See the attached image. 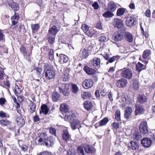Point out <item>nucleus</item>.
<instances>
[{
    "instance_id": "nucleus-24",
    "label": "nucleus",
    "mask_w": 155,
    "mask_h": 155,
    "mask_svg": "<svg viewBox=\"0 0 155 155\" xmlns=\"http://www.w3.org/2000/svg\"><path fill=\"white\" fill-rule=\"evenodd\" d=\"M36 104L35 103L31 101H30L29 105L28 106V111L32 113L35 111L36 109Z\"/></svg>"
},
{
    "instance_id": "nucleus-51",
    "label": "nucleus",
    "mask_w": 155,
    "mask_h": 155,
    "mask_svg": "<svg viewBox=\"0 0 155 155\" xmlns=\"http://www.w3.org/2000/svg\"><path fill=\"white\" fill-rule=\"evenodd\" d=\"M48 42L51 44H53L55 42V36L48 35Z\"/></svg>"
},
{
    "instance_id": "nucleus-29",
    "label": "nucleus",
    "mask_w": 155,
    "mask_h": 155,
    "mask_svg": "<svg viewBox=\"0 0 155 155\" xmlns=\"http://www.w3.org/2000/svg\"><path fill=\"white\" fill-rule=\"evenodd\" d=\"M52 98L53 101H57L59 100L60 99V95L57 92H53L52 94Z\"/></svg>"
},
{
    "instance_id": "nucleus-28",
    "label": "nucleus",
    "mask_w": 155,
    "mask_h": 155,
    "mask_svg": "<svg viewBox=\"0 0 155 155\" xmlns=\"http://www.w3.org/2000/svg\"><path fill=\"white\" fill-rule=\"evenodd\" d=\"M128 146L133 150H136L139 148L138 143L136 142L131 141L128 144Z\"/></svg>"
},
{
    "instance_id": "nucleus-1",
    "label": "nucleus",
    "mask_w": 155,
    "mask_h": 155,
    "mask_svg": "<svg viewBox=\"0 0 155 155\" xmlns=\"http://www.w3.org/2000/svg\"><path fill=\"white\" fill-rule=\"evenodd\" d=\"M58 87L59 92L62 93L65 96H68L70 94L69 87L70 84H61Z\"/></svg>"
},
{
    "instance_id": "nucleus-41",
    "label": "nucleus",
    "mask_w": 155,
    "mask_h": 155,
    "mask_svg": "<svg viewBox=\"0 0 155 155\" xmlns=\"http://www.w3.org/2000/svg\"><path fill=\"white\" fill-rule=\"evenodd\" d=\"M112 12L109 10H108L104 12L103 14V16L106 18L112 17L114 15V14Z\"/></svg>"
},
{
    "instance_id": "nucleus-23",
    "label": "nucleus",
    "mask_w": 155,
    "mask_h": 155,
    "mask_svg": "<svg viewBox=\"0 0 155 155\" xmlns=\"http://www.w3.org/2000/svg\"><path fill=\"white\" fill-rule=\"evenodd\" d=\"M79 56L81 59L87 57L88 56V53L87 50L85 49H81Z\"/></svg>"
},
{
    "instance_id": "nucleus-64",
    "label": "nucleus",
    "mask_w": 155,
    "mask_h": 155,
    "mask_svg": "<svg viewBox=\"0 0 155 155\" xmlns=\"http://www.w3.org/2000/svg\"><path fill=\"white\" fill-rule=\"evenodd\" d=\"M36 70L37 75L39 76L40 75L42 71V69L40 68H38L36 69Z\"/></svg>"
},
{
    "instance_id": "nucleus-22",
    "label": "nucleus",
    "mask_w": 155,
    "mask_h": 155,
    "mask_svg": "<svg viewBox=\"0 0 155 155\" xmlns=\"http://www.w3.org/2000/svg\"><path fill=\"white\" fill-rule=\"evenodd\" d=\"M19 19V15L16 12H15L14 15L11 18L12 22V25H15L17 24Z\"/></svg>"
},
{
    "instance_id": "nucleus-12",
    "label": "nucleus",
    "mask_w": 155,
    "mask_h": 155,
    "mask_svg": "<svg viewBox=\"0 0 155 155\" xmlns=\"http://www.w3.org/2000/svg\"><path fill=\"white\" fill-rule=\"evenodd\" d=\"M152 141L151 140L147 138L143 139L141 141V143L144 147L148 148L151 145Z\"/></svg>"
},
{
    "instance_id": "nucleus-38",
    "label": "nucleus",
    "mask_w": 155,
    "mask_h": 155,
    "mask_svg": "<svg viewBox=\"0 0 155 155\" xmlns=\"http://www.w3.org/2000/svg\"><path fill=\"white\" fill-rule=\"evenodd\" d=\"M4 43H0V51L3 53H7L8 51V48Z\"/></svg>"
},
{
    "instance_id": "nucleus-8",
    "label": "nucleus",
    "mask_w": 155,
    "mask_h": 155,
    "mask_svg": "<svg viewBox=\"0 0 155 155\" xmlns=\"http://www.w3.org/2000/svg\"><path fill=\"white\" fill-rule=\"evenodd\" d=\"M124 35L120 31L115 32L112 36V38L114 41H121L123 38Z\"/></svg>"
},
{
    "instance_id": "nucleus-19",
    "label": "nucleus",
    "mask_w": 155,
    "mask_h": 155,
    "mask_svg": "<svg viewBox=\"0 0 155 155\" xmlns=\"http://www.w3.org/2000/svg\"><path fill=\"white\" fill-rule=\"evenodd\" d=\"M62 137L63 140L66 142L70 140L71 138V136L67 130H64Z\"/></svg>"
},
{
    "instance_id": "nucleus-31",
    "label": "nucleus",
    "mask_w": 155,
    "mask_h": 155,
    "mask_svg": "<svg viewBox=\"0 0 155 155\" xmlns=\"http://www.w3.org/2000/svg\"><path fill=\"white\" fill-rule=\"evenodd\" d=\"M126 40L129 42H132L133 40L132 35L129 32H126L124 35Z\"/></svg>"
},
{
    "instance_id": "nucleus-39",
    "label": "nucleus",
    "mask_w": 155,
    "mask_h": 155,
    "mask_svg": "<svg viewBox=\"0 0 155 155\" xmlns=\"http://www.w3.org/2000/svg\"><path fill=\"white\" fill-rule=\"evenodd\" d=\"M41 110H40V113L42 112L43 114H45V115H46L49 109L48 108V106L45 104L43 105L41 107Z\"/></svg>"
},
{
    "instance_id": "nucleus-26",
    "label": "nucleus",
    "mask_w": 155,
    "mask_h": 155,
    "mask_svg": "<svg viewBox=\"0 0 155 155\" xmlns=\"http://www.w3.org/2000/svg\"><path fill=\"white\" fill-rule=\"evenodd\" d=\"M54 143V139L52 137L48 138L45 143V145L48 147H51Z\"/></svg>"
},
{
    "instance_id": "nucleus-48",
    "label": "nucleus",
    "mask_w": 155,
    "mask_h": 155,
    "mask_svg": "<svg viewBox=\"0 0 155 155\" xmlns=\"http://www.w3.org/2000/svg\"><path fill=\"white\" fill-rule=\"evenodd\" d=\"M11 7L15 12L18 11L19 8L18 4L14 2H12L11 4Z\"/></svg>"
},
{
    "instance_id": "nucleus-34",
    "label": "nucleus",
    "mask_w": 155,
    "mask_h": 155,
    "mask_svg": "<svg viewBox=\"0 0 155 155\" xmlns=\"http://www.w3.org/2000/svg\"><path fill=\"white\" fill-rule=\"evenodd\" d=\"M147 97L143 95H139L138 97V101L141 104H143L147 101Z\"/></svg>"
},
{
    "instance_id": "nucleus-40",
    "label": "nucleus",
    "mask_w": 155,
    "mask_h": 155,
    "mask_svg": "<svg viewBox=\"0 0 155 155\" xmlns=\"http://www.w3.org/2000/svg\"><path fill=\"white\" fill-rule=\"evenodd\" d=\"M5 41V36L4 31L0 29V43H3Z\"/></svg>"
},
{
    "instance_id": "nucleus-56",
    "label": "nucleus",
    "mask_w": 155,
    "mask_h": 155,
    "mask_svg": "<svg viewBox=\"0 0 155 155\" xmlns=\"http://www.w3.org/2000/svg\"><path fill=\"white\" fill-rule=\"evenodd\" d=\"M67 155H79L78 153H77V151H74V150L72 149L71 150H70L68 151Z\"/></svg>"
},
{
    "instance_id": "nucleus-53",
    "label": "nucleus",
    "mask_w": 155,
    "mask_h": 155,
    "mask_svg": "<svg viewBox=\"0 0 155 155\" xmlns=\"http://www.w3.org/2000/svg\"><path fill=\"white\" fill-rule=\"evenodd\" d=\"M49 51L48 53L49 58L52 61L54 59V51L52 49H49Z\"/></svg>"
},
{
    "instance_id": "nucleus-16",
    "label": "nucleus",
    "mask_w": 155,
    "mask_h": 155,
    "mask_svg": "<svg viewBox=\"0 0 155 155\" xmlns=\"http://www.w3.org/2000/svg\"><path fill=\"white\" fill-rule=\"evenodd\" d=\"M126 25L128 27L134 26L135 25V20L134 17H127L125 21Z\"/></svg>"
},
{
    "instance_id": "nucleus-35",
    "label": "nucleus",
    "mask_w": 155,
    "mask_h": 155,
    "mask_svg": "<svg viewBox=\"0 0 155 155\" xmlns=\"http://www.w3.org/2000/svg\"><path fill=\"white\" fill-rule=\"evenodd\" d=\"M70 78L69 74L67 72H64L61 76V80L64 81H69Z\"/></svg>"
},
{
    "instance_id": "nucleus-5",
    "label": "nucleus",
    "mask_w": 155,
    "mask_h": 155,
    "mask_svg": "<svg viewBox=\"0 0 155 155\" xmlns=\"http://www.w3.org/2000/svg\"><path fill=\"white\" fill-rule=\"evenodd\" d=\"M104 58L106 60H108L106 62V64L107 65L109 63H112L113 62L116 60L118 58L119 56H114L110 58H109V54L106 52L103 53L101 54Z\"/></svg>"
},
{
    "instance_id": "nucleus-3",
    "label": "nucleus",
    "mask_w": 155,
    "mask_h": 155,
    "mask_svg": "<svg viewBox=\"0 0 155 155\" xmlns=\"http://www.w3.org/2000/svg\"><path fill=\"white\" fill-rule=\"evenodd\" d=\"M139 130L140 133L145 134L148 131V127L146 121H143L140 123L139 126Z\"/></svg>"
},
{
    "instance_id": "nucleus-18",
    "label": "nucleus",
    "mask_w": 155,
    "mask_h": 155,
    "mask_svg": "<svg viewBox=\"0 0 155 155\" xmlns=\"http://www.w3.org/2000/svg\"><path fill=\"white\" fill-rule=\"evenodd\" d=\"M83 69L86 73L89 75H93L96 72L95 70L86 66L84 67Z\"/></svg>"
},
{
    "instance_id": "nucleus-21",
    "label": "nucleus",
    "mask_w": 155,
    "mask_h": 155,
    "mask_svg": "<svg viewBox=\"0 0 155 155\" xmlns=\"http://www.w3.org/2000/svg\"><path fill=\"white\" fill-rule=\"evenodd\" d=\"M84 150L86 153L91 154L95 151V149L91 146L86 145L84 147Z\"/></svg>"
},
{
    "instance_id": "nucleus-47",
    "label": "nucleus",
    "mask_w": 155,
    "mask_h": 155,
    "mask_svg": "<svg viewBox=\"0 0 155 155\" xmlns=\"http://www.w3.org/2000/svg\"><path fill=\"white\" fill-rule=\"evenodd\" d=\"M115 118L118 121L120 120V110H117L115 113Z\"/></svg>"
},
{
    "instance_id": "nucleus-55",
    "label": "nucleus",
    "mask_w": 155,
    "mask_h": 155,
    "mask_svg": "<svg viewBox=\"0 0 155 155\" xmlns=\"http://www.w3.org/2000/svg\"><path fill=\"white\" fill-rule=\"evenodd\" d=\"M133 87L134 88L135 90H138L139 87V84L138 81L135 80L134 81L133 83Z\"/></svg>"
},
{
    "instance_id": "nucleus-46",
    "label": "nucleus",
    "mask_w": 155,
    "mask_h": 155,
    "mask_svg": "<svg viewBox=\"0 0 155 155\" xmlns=\"http://www.w3.org/2000/svg\"><path fill=\"white\" fill-rule=\"evenodd\" d=\"M20 51L24 55V58H25V55L27 53L26 48L23 45H21L20 48Z\"/></svg>"
},
{
    "instance_id": "nucleus-44",
    "label": "nucleus",
    "mask_w": 155,
    "mask_h": 155,
    "mask_svg": "<svg viewBox=\"0 0 155 155\" xmlns=\"http://www.w3.org/2000/svg\"><path fill=\"white\" fill-rule=\"evenodd\" d=\"M151 51L150 50L145 51L143 54L142 58L143 59H145L148 57L151 54Z\"/></svg>"
},
{
    "instance_id": "nucleus-62",
    "label": "nucleus",
    "mask_w": 155,
    "mask_h": 155,
    "mask_svg": "<svg viewBox=\"0 0 155 155\" xmlns=\"http://www.w3.org/2000/svg\"><path fill=\"white\" fill-rule=\"evenodd\" d=\"M107 39L106 37L104 35H102L99 37V40L100 41L104 42L106 41Z\"/></svg>"
},
{
    "instance_id": "nucleus-2",
    "label": "nucleus",
    "mask_w": 155,
    "mask_h": 155,
    "mask_svg": "<svg viewBox=\"0 0 155 155\" xmlns=\"http://www.w3.org/2000/svg\"><path fill=\"white\" fill-rule=\"evenodd\" d=\"M121 75L127 79H131L133 76V73L131 70L127 68L121 70Z\"/></svg>"
},
{
    "instance_id": "nucleus-30",
    "label": "nucleus",
    "mask_w": 155,
    "mask_h": 155,
    "mask_svg": "<svg viewBox=\"0 0 155 155\" xmlns=\"http://www.w3.org/2000/svg\"><path fill=\"white\" fill-rule=\"evenodd\" d=\"M59 61L60 63L63 64L66 63L68 60V58L65 55L61 54L60 55Z\"/></svg>"
},
{
    "instance_id": "nucleus-20",
    "label": "nucleus",
    "mask_w": 155,
    "mask_h": 155,
    "mask_svg": "<svg viewBox=\"0 0 155 155\" xmlns=\"http://www.w3.org/2000/svg\"><path fill=\"white\" fill-rule=\"evenodd\" d=\"M71 127L73 130H75L77 127L80 125V122L78 120L74 119L72 121L70 122Z\"/></svg>"
},
{
    "instance_id": "nucleus-59",
    "label": "nucleus",
    "mask_w": 155,
    "mask_h": 155,
    "mask_svg": "<svg viewBox=\"0 0 155 155\" xmlns=\"http://www.w3.org/2000/svg\"><path fill=\"white\" fill-rule=\"evenodd\" d=\"M40 26L38 24H35L31 25V28L32 31H36L39 29Z\"/></svg>"
},
{
    "instance_id": "nucleus-37",
    "label": "nucleus",
    "mask_w": 155,
    "mask_h": 155,
    "mask_svg": "<svg viewBox=\"0 0 155 155\" xmlns=\"http://www.w3.org/2000/svg\"><path fill=\"white\" fill-rule=\"evenodd\" d=\"M133 138L134 140L138 141L141 138V136L139 132H135L133 135Z\"/></svg>"
},
{
    "instance_id": "nucleus-42",
    "label": "nucleus",
    "mask_w": 155,
    "mask_h": 155,
    "mask_svg": "<svg viewBox=\"0 0 155 155\" xmlns=\"http://www.w3.org/2000/svg\"><path fill=\"white\" fill-rule=\"evenodd\" d=\"M60 110L66 112H67L68 111V106L67 104L65 103L61 104L60 107Z\"/></svg>"
},
{
    "instance_id": "nucleus-58",
    "label": "nucleus",
    "mask_w": 155,
    "mask_h": 155,
    "mask_svg": "<svg viewBox=\"0 0 155 155\" xmlns=\"http://www.w3.org/2000/svg\"><path fill=\"white\" fill-rule=\"evenodd\" d=\"M16 120L19 125L23 126L25 124V121L24 119L21 117L18 118L16 119Z\"/></svg>"
},
{
    "instance_id": "nucleus-25",
    "label": "nucleus",
    "mask_w": 155,
    "mask_h": 155,
    "mask_svg": "<svg viewBox=\"0 0 155 155\" xmlns=\"http://www.w3.org/2000/svg\"><path fill=\"white\" fill-rule=\"evenodd\" d=\"M136 109L135 111V114L137 115L143 111L144 109L142 106L139 104L135 105Z\"/></svg>"
},
{
    "instance_id": "nucleus-45",
    "label": "nucleus",
    "mask_w": 155,
    "mask_h": 155,
    "mask_svg": "<svg viewBox=\"0 0 155 155\" xmlns=\"http://www.w3.org/2000/svg\"><path fill=\"white\" fill-rule=\"evenodd\" d=\"M109 120L107 118L105 117L99 122V126H102L105 125L108 122Z\"/></svg>"
},
{
    "instance_id": "nucleus-54",
    "label": "nucleus",
    "mask_w": 155,
    "mask_h": 155,
    "mask_svg": "<svg viewBox=\"0 0 155 155\" xmlns=\"http://www.w3.org/2000/svg\"><path fill=\"white\" fill-rule=\"evenodd\" d=\"M77 153H78L79 155H84V153L83 148L81 147H78Z\"/></svg>"
},
{
    "instance_id": "nucleus-17",
    "label": "nucleus",
    "mask_w": 155,
    "mask_h": 155,
    "mask_svg": "<svg viewBox=\"0 0 155 155\" xmlns=\"http://www.w3.org/2000/svg\"><path fill=\"white\" fill-rule=\"evenodd\" d=\"M114 27L118 28H121L123 26V21L121 19L114 18L113 21Z\"/></svg>"
},
{
    "instance_id": "nucleus-61",
    "label": "nucleus",
    "mask_w": 155,
    "mask_h": 155,
    "mask_svg": "<svg viewBox=\"0 0 155 155\" xmlns=\"http://www.w3.org/2000/svg\"><path fill=\"white\" fill-rule=\"evenodd\" d=\"M112 125L113 127V129L116 130L119 128L120 126V125L119 123L116 122L113 123Z\"/></svg>"
},
{
    "instance_id": "nucleus-60",
    "label": "nucleus",
    "mask_w": 155,
    "mask_h": 155,
    "mask_svg": "<svg viewBox=\"0 0 155 155\" xmlns=\"http://www.w3.org/2000/svg\"><path fill=\"white\" fill-rule=\"evenodd\" d=\"M50 133L54 135V136L56 135V130L55 128L53 127H50L49 128Z\"/></svg>"
},
{
    "instance_id": "nucleus-11",
    "label": "nucleus",
    "mask_w": 155,
    "mask_h": 155,
    "mask_svg": "<svg viewBox=\"0 0 155 155\" xmlns=\"http://www.w3.org/2000/svg\"><path fill=\"white\" fill-rule=\"evenodd\" d=\"M127 83V81L126 79L121 78L117 81L116 85L118 87H126Z\"/></svg>"
},
{
    "instance_id": "nucleus-32",
    "label": "nucleus",
    "mask_w": 155,
    "mask_h": 155,
    "mask_svg": "<svg viewBox=\"0 0 155 155\" xmlns=\"http://www.w3.org/2000/svg\"><path fill=\"white\" fill-rule=\"evenodd\" d=\"M70 87H71L72 93L73 94H77L79 91V88L77 85L75 84H71Z\"/></svg>"
},
{
    "instance_id": "nucleus-10",
    "label": "nucleus",
    "mask_w": 155,
    "mask_h": 155,
    "mask_svg": "<svg viewBox=\"0 0 155 155\" xmlns=\"http://www.w3.org/2000/svg\"><path fill=\"white\" fill-rule=\"evenodd\" d=\"M75 118V116L72 111L66 112L64 119L67 121H72Z\"/></svg>"
},
{
    "instance_id": "nucleus-14",
    "label": "nucleus",
    "mask_w": 155,
    "mask_h": 155,
    "mask_svg": "<svg viewBox=\"0 0 155 155\" xmlns=\"http://www.w3.org/2000/svg\"><path fill=\"white\" fill-rule=\"evenodd\" d=\"M133 110L130 107H127L124 111V117L125 118L128 119L131 118V116Z\"/></svg>"
},
{
    "instance_id": "nucleus-50",
    "label": "nucleus",
    "mask_w": 155,
    "mask_h": 155,
    "mask_svg": "<svg viewBox=\"0 0 155 155\" xmlns=\"http://www.w3.org/2000/svg\"><path fill=\"white\" fill-rule=\"evenodd\" d=\"M91 95V94L89 92H84L81 94L82 98L84 99L90 97Z\"/></svg>"
},
{
    "instance_id": "nucleus-33",
    "label": "nucleus",
    "mask_w": 155,
    "mask_h": 155,
    "mask_svg": "<svg viewBox=\"0 0 155 155\" xmlns=\"http://www.w3.org/2000/svg\"><path fill=\"white\" fill-rule=\"evenodd\" d=\"M91 61L94 67H98L100 65V60L97 58H94Z\"/></svg>"
},
{
    "instance_id": "nucleus-36",
    "label": "nucleus",
    "mask_w": 155,
    "mask_h": 155,
    "mask_svg": "<svg viewBox=\"0 0 155 155\" xmlns=\"http://www.w3.org/2000/svg\"><path fill=\"white\" fill-rule=\"evenodd\" d=\"M14 90V93L16 96H18L21 93L22 91L21 88L16 84L15 85Z\"/></svg>"
},
{
    "instance_id": "nucleus-57",
    "label": "nucleus",
    "mask_w": 155,
    "mask_h": 155,
    "mask_svg": "<svg viewBox=\"0 0 155 155\" xmlns=\"http://www.w3.org/2000/svg\"><path fill=\"white\" fill-rule=\"evenodd\" d=\"M0 123L2 126H5L9 124V122L7 119L0 120Z\"/></svg>"
},
{
    "instance_id": "nucleus-4",
    "label": "nucleus",
    "mask_w": 155,
    "mask_h": 155,
    "mask_svg": "<svg viewBox=\"0 0 155 155\" xmlns=\"http://www.w3.org/2000/svg\"><path fill=\"white\" fill-rule=\"evenodd\" d=\"M48 138V137L46 133H41L40 134L38 138H39V139L37 140L38 144L41 145H44Z\"/></svg>"
},
{
    "instance_id": "nucleus-13",
    "label": "nucleus",
    "mask_w": 155,
    "mask_h": 155,
    "mask_svg": "<svg viewBox=\"0 0 155 155\" xmlns=\"http://www.w3.org/2000/svg\"><path fill=\"white\" fill-rule=\"evenodd\" d=\"M117 8V5L113 2H110L107 5V9L112 12H114Z\"/></svg>"
},
{
    "instance_id": "nucleus-6",
    "label": "nucleus",
    "mask_w": 155,
    "mask_h": 155,
    "mask_svg": "<svg viewBox=\"0 0 155 155\" xmlns=\"http://www.w3.org/2000/svg\"><path fill=\"white\" fill-rule=\"evenodd\" d=\"M81 28L85 34L90 37H92L94 35L92 29H89L88 26L85 24H83L81 25Z\"/></svg>"
},
{
    "instance_id": "nucleus-43",
    "label": "nucleus",
    "mask_w": 155,
    "mask_h": 155,
    "mask_svg": "<svg viewBox=\"0 0 155 155\" xmlns=\"http://www.w3.org/2000/svg\"><path fill=\"white\" fill-rule=\"evenodd\" d=\"M126 9L124 8H119L117 10V15L118 16H121L124 13Z\"/></svg>"
},
{
    "instance_id": "nucleus-7",
    "label": "nucleus",
    "mask_w": 155,
    "mask_h": 155,
    "mask_svg": "<svg viewBox=\"0 0 155 155\" xmlns=\"http://www.w3.org/2000/svg\"><path fill=\"white\" fill-rule=\"evenodd\" d=\"M94 83L91 79H86L83 82L82 86L84 89H88L92 87Z\"/></svg>"
},
{
    "instance_id": "nucleus-9",
    "label": "nucleus",
    "mask_w": 155,
    "mask_h": 155,
    "mask_svg": "<svg viewBox=\"0 0 155 155\" xmlns=\"http://www.w3.org/2000/svg\"><path fill=\"white\" fill-rule=\"evenodd\" d=\"M45 76L46 79H50L53 78L55 75V72L53 70L48 69H45Z\"/></svg>"
},
{
    "instance_id": "nucleus-27",
    "label": "nucleus",
    "mask_w": 155,
    "mask_h": 155,
    "mask_svg": "<svg viewBox=\"0 0 155 155\" xmlns=\"http://www.w3.org/2000/svg\"><path fill=\"white\" fill-rule=\"evenodd\" d=\"M84 108L87 110H90L92 107L93 106L91 102L90 101H85L84 103Z\"/></svg>"
},
{
    "instance_id": "nucleus-15",
    "label": "nucleus",
    "mask_w": 155,
    "mask_h": 155,
    "mask_svg": "<svg viewBox=\"0 0 155 155\" xmlns=\"http://www.w3.org/2000/svg\"><path fill=\"white\" fill-rule=\"evenodd\" d=\"M58 30L57 27L54 26L49 29L48 31V35L55 36L56 35Z\"/></svg>"
},
{
    "instance_id": "nucleus-63",
    "label": "nucleus",
    "mask_w": 155,
    "mask_h": 155,
    "mask_svg": "<svg viewBox=\"0 0 155 155\" xmlns=\"http://www.w3.org/2000/svg\"><path fill=\"white\" fill-rule=\"evenodd\" d=\"M145 14L147 17L148 18L150 17L151 15L150 10L149 9H147L145 12Z\"/></svg>"
},
{
    "instance_id": "nucleus-49",
    "label": "nucleus",
    "mask_w": 155,
    "mask_h": 155,
    "mask_svg": "<svg viewBox=\"0 0 155 155\" xmlns=\"http://www.w3.org/2000/svg\"><path fill=\"white\" fill-rule=\"evenodd\" d=\"M136 68L139 72L144 69L143 65L140 62H139L136 65Z\"/></svg>"
},
{
    "instance_id": "nucleus-52",
    "label": "nucleus",
    "mask_w": 155,
    "mask_h": 155,
    "mask_svg": "<svg viewBox=\"0 0 155 155\" xmlns=\"http://www.w3.org/2000/svg\"><path fill=\"white\" fill-rule=\"evenodd\" d=\"M87 127L86 125H84L83 126H81L78 128V129L79 132L81 133L85 132Z\"/></svg>"
}]
</instances>
